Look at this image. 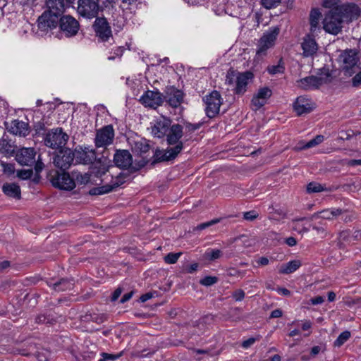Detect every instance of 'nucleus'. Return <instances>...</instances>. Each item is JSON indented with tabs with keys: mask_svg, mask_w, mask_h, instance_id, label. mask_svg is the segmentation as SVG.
Masks as SVG:
<instances>
[{
	"mask_svg": "<svg viewBox=\"0 0 361 361\" xmlns=\"http://www.w3.org/2000/svg\"><path fill=\"white\" fill-rule=\"evenodd\" d=\"M269 260L266 257H262L257 260V263L259 266H266L269 264Z\"/></svg>",
	"mask_w": 361,
	"mask_h": 361,
	"instance_id": "55",
	"label": "nucleus"
},
{
	"mask_svg": "<svg viewBox=\"0 0 361 361\" xmlns=\"http://www.w3.org/2000/svg\"><path fill=\"white\" fill-rule=\"evenodd\" d=\"M339 0H324L323 1V6L325 8L331 9H336L337 8H340L341 6H338Z\"/></svg>",
	"mask_w": 361,
	"mask_h": 361,
	"instance_id": "43",
	"label": "nucleus"
},
{
	"mask_svg": "<svg viewBox=\"0 0 361 361\" xmlns=\"http://www.w3.org/2000/svg\"><path fill=\"white\" fill-rule=\"evenodd\" d=\"M100 6L98 0H78L77 11L84 18L92 19L98 16Z\"/></svg>",
	"mask_w": 361,
	"mask_h": 361,
	"instance_id": "6",
	"label": "nucleus"
},
{
	"mask_svg": "<svg viewBox=\"0 0 361 361\" xmlns=\"http://www.w3.org/2000/svg\"><path fill=\"white\" fill-rule=\"evenodd\" d=\"M301 48L302 49V56L304 57L313 56L317 52L319 49L318 44L314 38L307 35L303 38L301 43Z\"/></svg>",
	"mask_w": 361,
	"mask_h": 361,
	"instance_id": "23",
	"label": "nucleus"
},
{
	"mask_svg": "<svg viewBox=\"0 0 361 361\" xmlns=\"http://www.w3.org/2000/svg\"><path fill=\"white\" fill-rule=\"evenodd\" d=\"M171 125V119L161 116L151 123V133L154 137L164 138Z\"/></svg>",
	"mask_w": 361,
	"mask_h": 361,
	"instance_id": "12",
	"label": "nucleus"
},
{
	"mask_svg": "<svg viewBox=\"0 0 361 361\" xmlns=\"http://www.w3.org/2000/svg\"><path fill=\"white\" fill-rule=\"evenodd\" d=\"M343 23V19L338 12V9H331L325 14L323 20V28L326 32L337 35L341 31Z\"/></svg>",
	"mask_w": 361,
	"mask_h": 361,
	"instance_id": "3",
	"label": "nucleus"
},
{
	"mask_svg": "<svg viewBox=\"0 0 361 361\" xmlns=\"http://www.w3.org/2000/svg\"><path fill=\"white\" fill-rule=\"evenodd\" d=\"M314 108L312 101L305 96L298 97L293 104V109L298 116L308 114Z\"/></svg>",
	"mask_w": 361,
	"mask_h": 361,
	"instance_id": "20",
	"label": "nucleus"
},
{
	"mask_svg": "<svg viewBox=\"0 0 361 361\" xmlns=\"http://www.w3.org/2000/svg\"><path fill=\"white\" fill-rule=\"evenodd\" d=\"M321 16V13L318 8L312 9L310 14V32L312 33H315L319 30V23Z\"/></svg>",
	"mask_w": 361,
	"mask_h": 361,
	"instance_id": "30",
	"label": "nucleus"
},
{
	"mask_svg": "<svg viewBox=\"0 0 361 361\" xmlns=\"http://www.w3.org/2000/svg\"><path fill=\"white\" fill-rule=\"evenodd\" d=\"M181 255V252H170L164 257V261L169 264H175L178 260Z\"/></svg>",
	"mask_w": 361,
	"mask_h": 361,
	"instance_id": "40",
	"label": "nucleus"
},
{
	"mask_svg": "<svg viewBox=\"0 0 361 361\" xmlns=\"http://www.w3.org/2000/svg\"><path fill=\"white\" fill-rule=\"evenodd\" d=\"M123 355V351H121V352H120L119 353H117V354H109V353H102L101 354L102 357H104L105 359H106V360H112V361H115V360H118Z\"/></svg>",
	"mask_w": 361,
	"mask_h": 361,
	"instance_id": "47",
	"label": "nucleus"
},
{
	"mask_svg": "<svg viewBox=\"0 0 361 361\" xmlns=\"http://www.w3.org/2000/svg\"><path fill=\"white\" fill-rule=\"evenodd\" d=\"M280 2L281 0H261L262 5L267 9L276 7Z\"/></svg>",
	"mask_w": 361,
	"mask_h": 361,
	"instance_id": "42",
	"label": "nucleus"
},
{
	"mask_svg": "<svg viewBox=\"0 0 361 361\" xmlns=\"http://www.w3.org/2000/svg\"><path fill=\"white\" fill-rule=\"evenodd\" d=\"M279 33V29L275 27L272 30L264 34L258 42V49L256 52L257 57H263L267 54V50L274 45Z\"/></svg>",
	"mask_w": 361,
	"mask_h": 361,
	"instance_id": "7",
	"label": "nucleus"
},
{
	"mask_svg": "<svg viewBox=\"0 0 361 361\" xmlns=\"http://www.w3.org/2000/svg\"><path fill=\"white\" fill-rule=\"evenodd\" d=\"M277 292L279 294L285 295V296L290 295V291L289 290H288L287 288H279L277 289Z\"/></svg>",
	"mask_w": 361,
	"mask_h": 361,
	"instance_id": "61",
	"label": "nucleus"
},
{
	"mask_svg": "<svg viewBox=\"0 0 361 361\" xmlns=\"http://www.w3.org/2000/svg\"><path fill=\"white\" fill-rule=\"evenodd\" d=\"M165 93L166 95L164 98L170 106L178 107L181 104L183 99V94L180 90L174 87H169L166 88Z\"/></svg>",
	"mask_w": 361,
	"mask_h": 361,
	"instance_id": "24",
	"label": "nucleus"
},
{
	"mask_svg": "<svg viewBox=\"0 0 361 361\" xmlns=\"http://www.w3.org/2000/svg\"><path fill=\"white\" fill-rule=\"evenodd\" d=\"M3 192L8 197L20 198V188L16 183H6L2 187Z\"/></svg>",
	"mask_w": 361,
	"mask_h": 361,
	"instance_id": "29",
	"label": "nucleus"
},
{
	"mask_svg": "<svg viewBox=\"0 0 361 361\" xmlns=\"http://www.w3.org/2000/svg\"><path fill=\"white\" fill-rule=\"evenodd\" d=\"M284 69H285V68L283 66V63L281 59L278 62V64L269 66L267 67V71L271 75H275L277 73H283L284 71Z\"/></svg>",
	"mask_w": 361,
	"mask_h": 361,
	"instance_id": "37",
	"label": "nucleus"
},
{
	"mask_svg": "<svg viewBox=\"0 0 361 361\" xmlns=\"http://www.w3.org/2000/svg\"><path fill=\"white\" fill-rule=\"evenodd\" d=\"M324 140V137L322 135H317L314 138L312 139L309 142H307L305 145L300 147V149H309L314 147L320 143H322Z\"/></svg>",
	"mask_w": 361,
	"mask_h": 361,
	"instance_id": "35",
	"label": "nucleus"
},
{
	"mask_svg": "<svg viewBox=\"0 0 361 361\" xmlns=\"http://www.w3.org/2000/svg\"><path fill=\"white\" fill-rule=\"evenodd\" d=\"M217 281V277L209 276L202 279L200 281V283L204 286H210L215 284Z\"/></svg>",
	"mask_w": 361,
	"mask_h": 361,
	"instance_id": "41",
	"label": "nucleus"
},
{
	"mask_svg": "<svg viewBox=\"0 0 361 361\" xmlns=\"http://www.w3.org/2000/svg\"><path fill=\"white\" fill-rule=\"evenodd\" d=\"M324 298L320 295L314 297L310 300L311 303L314 305L322 304V302H324Z\"/></svg>",
	"mask_w": 361,
	"mask_h": 361,
	"instance_id": "51",
	"label": "nucleus"
},
{
	"mask_svg": "<svg viewBox=\"0 0 361 361\" xmlns=\"http://www.w3.org/2000/svg\"><path fill=\"white\" fill-rule=\"evenodd\" d=\"M11 145L4 139L0 140V152L6 154L10 151Z\"/></svg>",
	"mask_w": 361,
	"mask_h": 361,
	"instance_id": "48",
	"label": "nucleus"
},
{
	"mask_svg": "<svg viewBox=\"0 0 361 361\" xmlns=\"http://www.w3.org/2000/svg\"><path fill=\"white\" fill-rule=\"evenodd\" d=\"M68 136L62 128H57L49 131L44 137L46 146L52 149H59L66 145Z\"/></svg>",
	"mask_w": 361,
	"mask_h": 361,
	"instance_id": "4",
	"label": "nucleus"
},
{
	"mask_svg": "<svg viewBox=\"0 0 361 361\" xmlns=\"http://www.w3.org/2000/svg\"><path fill=\"white\" fill-rule=\"evenodd\" d=\"M112 191V188L109 185H105L101 187L93 188L89 191L91 195H99L109 193Z\"/></svg>",
	"mask_w": 361,
	"mask_h": 361,
	"instance_id": "34",
	"label": "nucleus"
},
{
	"mask_svg": "<svg viewBox=\"0 0 361 361\" xmlns=\"http://www.w3.org/2000/svg\"><path fill=\"white\" fill-rule=\"evenodd\" d=\"M327 190L326 188L316 182H311L307 185V191L309 193L320 192Z\"/></svg>",
	"mask_w": 361,
	"mask_h": 361,
	"instance_id": "33",
	"label": "nucleus"
},
{
	"mask_svg": "<svg viewBox=\"0 0 361 361\" xmlns=\"http://www.w3.org/2000/svg\"><path fill=\"white\" fill-rule=\"evenodd\" d=\"M200 126L198 124H191V123H188L186 125V128L188 130V131L190 132H194L196 130H197L199 128Z\"/></svg>",
	"mask_w": 361,
	"mask_h": 361,
	"instance_id": "62",
	"label": "nucleus"
},
{
	"mask_svg": "<svg viewBox=\"0 0 361 361\" xmlns=\"http://www.w3.org/2000/svg\"><path fill=\"white\" fill-rule=\"evenodd\" d=\"M74 157L76 163L87 164L92 163L96 159L94 149L90 147H78L74 152Z\"/></svg>",
	"mask_w": 361,
	"mask_h": 361,
	"instance_id": "15",
	"label": "nucleus"
},
{
	"mask_svg": "<svg viewBox=\"0 0 361 361\" xmlns=\"http://www.w3.org/2000/svg\"><path fill=\"white\" fill-rule=\"evenodd\" d=\"M51 183L55 188L64 190H72L75 188V183L68 173L56 171L51 176Z\"/></svg>",
	"mask_w": 361,
	"mask_h": 361,
	"instance_id": "11",
	"label": "nucleus"
},
{
	"mask_svg": "<svg viewBox=\"0 0 361 361\" xmlns=\"http://www.w3.org/2000/svg\"><path fill=\"white\" fill-rule=\"evenodd\" d=\"M258 216L259 214L255 210H251L243 213V219L249 221L255 220L258 218Z\"/></svg>",
	"mask_w": 361,
	"mask_h": 361,
	"instance_id": "44",
	"label": "nucleus"
},
{
	"mask_svg": "<svg viewBox=\"0 0 361 361\" xmlns=\"http://www.w3.org/2000/svg\"><path fill=\"white\" fill-rule=\"evenodd\" d=\"M114 130L112 126H104L97 132L95 145L97 147H103L112 143Z\"/></svg>",
	"mask_w": 361,
	"mask_h": 361,
	"instance_id": "14",
	"label": "nucleus"
},
{
	"mask_svg": "<svg viewBox=\"0 0 361 361\" xmlns=\"http://www.w3.org/2000/svg\"><path fill=\"white\" fill-rule=\"evenodd\" d=\"M133 295V291L124 294L123 295L122 298L121 299V301H120L121 303H124V302L128 301L132 298Z\"/></svg>",
	"mask_w": 361,
	"mask_h": 361,
	"instance_id": "58",
	"label": "nucleus"
},
{
	"mask_svg": "<svg viewBox=\"0 0 361 361\" xmlns=\"http://www.w3.org/2000/svg\"><path fill=\"white\" fill-rule=\"evenodd\" d=\"M60 17L47 11H44L37 19V27L42 32L55 29L59 24Z\"/></svg>",
	"mask_w": 361,
	"mask_h": 361,
	"instance_id": "10",
	"label": "nucleus"
},
{
	"mask_svg": "<svg viewBox=\"0 0 361 361\" xmlns=\"http://www.w3.org/2000/svg\"><path fill=\"white\" fill-rule=\"evenodd\" d=\"M115 165L121 169H127L133 164V157L126 149L116 150L114 156Z\"/></svg>",
	"mask_w": 361,
	"mask_h": 361,
	"instance_id": "22",
	"label": "nucleus"
},
{
	"mask_svg": "<svg viewBox=\"0 0 361 361\" xmlns=\"http://www.w3.org/2000/svg\"><path fill=\"white\" fill-rule=\"evenodd\" d=\"M339 61L341 63L342 68L345 73L348 75H351L353 73V71H351L352 68H354L358 62L357 54L352 49L345 50L340 54Z\"/></svg>",
	"mask_w": 361,
	"mask_h": 361,
	"instance_id": "13",
	"label": "nucleus"
},
{
	"mask_svg": "<svg viewBox=\"0 0 361 361\" xmlns=\"http://www.w3.org/2000/svg\"><path fill=\"white\" fill-rule=\"evenodd\" d=\"M197 267H198V264L197 263H193V264H190V266L187 267L185 269V271L187 273L192 274V273L195 272L197 269Z\"/></svg>",
	"mask_w": 361,
	"mask_h": 361,
	"instance_id": "54",
	"label": "nucleus"
},
{
	"mask_svg": "<svg viewBox=\"0 0 361 361\" xmlns=\"http://www.w3.org/2000/svg\"><path fill=\"white\" fill-rule=\"evenodd\" d=\"M35 151L32 147L21 148L16 155V161L21 165L30 166L35 161Z\"/></svg>",
	"mask_w": 361,
	"mask_h": 361,
	"instance_id": "21",
	"label": "nucleus"
},
{
	"mask_svg": "<svg viewBox=\"0 0 361 361\" xmlns=\"http://www.w3.org/2000/svg\"><path fill=\"white\" fill-rule=\"evenodd\" d=\"M74 154L70 149L61 151L54 157V164L56 167L65 171L68 169L74 160Z\"/></svg>",
	"mask_w": 361,
	"mask_h": 361,
	"instance_id": "17",
	"label": "nucleus"
},
{
	"mask_svg": "<svg viewBox=\"0 0 361 361\" xmlns=\"http://www.w3.org/2000/svg\"><path fill=\"white\" fill-rule=\"evenodd\" d=\"M76 180L80 184H86L90 181V175L87 173L78 174L76 176Z\"/></svg>",
	"mask_w": 361,
	"mask_h": 361,
	"instance_id": "50",
	"label": "nucleus"
},
{
	"mask_svg": "<svg viewBox=\"0 0 361 361\" xmlns=\"http://www.w3.org/2000/svg\"><path fill=\"white\" fill-rule=\"evenodd\" d=\"M18 177L21 179L26 180L31 178L32 176V170L31 169H23L18 171L17 173Z\"/></svg>",
	"mask_w": 361,
	"mask_h": 361,
	"instance_id": "45",
	"label": "nucleus"
},
{
	"mask_svg": "<svg viewBox=\"0 0 361 361\" xmlns=\"http://www.w3.org/2000/svg\"><path fill=\"white\" fill-rule=\"evenodd\" d=\"M272 94L271 90L268 87H260L254 94L251 100L252 109L257 111L267 102Z\"/></svg>",
	"mask_w": 361,
	"mask_h": 361,
	"instance_id": "16",
	"label": "nucleus"
},
{
	"mask_svg": "<svg viewBox=\"0 0 361 361\" xmlns=\"http://www.w3.org/2000/svg\"><path fill=\"white\" fill-rule=\"evenodd\" d=\"M203 101L206 104V114L209 118L215 117L220 110V106L222 104V98L220 93L214 90L209 94L206 95Z\"/></svg>",
	"mask_w": 361,
	"mask_h": 361,
	"instance_id": "5",
	"label": "nucleus"
},
{
	"mask_svg": "<svg viewBox=\"0 0 361 361\" xmlns=\"http://www.w3.org/2000/svg\"><path fill=\"white\" fill-rule=\"evenodd\" d=\"M353 83L354 86L361 84V71L354 76Z\"/></svg>",
	"mask_w": 361,
	"mask_h": 361,
	"instance_id": "57",
	"label": "nucleus"
},
{
	"mask_svg": "<svg viewBox=\"0 0 361 361\" xmlns=\"http://www.w3.org/2000/svg\"><path fill=\"white\" fill-rule=\"evenodd\" d=\"M183 136V128L178 123L171 124L169 128L166 137L169 147L166 149H157L154 159L157 161H167L174 159L183 149V142L181 138Z\"/></svg>",
	"mask_w": 361,
	"mask_h": 361,
	"instance_id": "1",
	"label": "nucleus"
},
{
	"mask_svg": "<svg viewBox=\"0 0 361 361\" xmlns=\"http://www.w3.org/2000/svg\"><path fill=\"white\" fill-rule=\"evenodd\" d=\"M254 75L250 71L238 73L236 76L233 74H228L226 79V83L232 85L235 82V86L233 92L236 94L242 95L247 91V87L252 82Z\"/></svg>",
	"mask_w": 361,
	"mask_h": 361,
	"instance_id": "2",
	"label": "nucleus"
},
{
	"mask_svg": "<svg viewBox=\"0 0 361 361\" xmlns=\"http://www.w3.org/2000/svg\"><path fill=\"white\" fill-rule=\"evenodd\" d=\"M140 101L145 106L155 109L161 105L164 97L158 91L148 90L140 97Z\"/></svg>",
	"mask_w": 361,
	"mask_h": 361,
	"instance_id": "19",
	"label": "nucleus"
},
{
	"mask_svg": "<svg viewBox=\"0 0 361 361\" xmlns=\"http://www.w3.org/2000/svg\"><path fill=\"white\" fill-rule=\"evenodd\" d=\"M298 85L303 90L317 89L322 84V80L316 76H309L298 80Z\"/></svg>",
	"mask_w": 361,
	"mask_h": 361,
	"instance_id": "26",
	"label": "nucleus"
},
{
	"mask_svg": "<svg viewBox=\"0 0 361 361\" xmlns=\"http://www.w3.org/2000/svg\"><path fill=\"white\" fill-rule=\"evenodd\" d=\"M124 182H125L124 177H123L121 176H117L116 177V179L113 180L111 181V184H108V185H109V186H111L112 188V190H114L116 188H118V187L121 186V185H123L124 183Z\"/></svg>",
	"mask_w": 361,
	"mask_h": 361,
	"instance_id": "46",
	"label": "nucleus"
},
{
	"mask_svg": "<svg viewBox=\"0 0 361 361\" xmlns=\"http://www.w3.org/2000/svg\"><path fill=\"white\" fill-rule=\"evenodd\" d=\"M350 336L351 334L349 331H343L334 341V346L341 347L350 338Z\"/></svg>",
	"mask_w": 361,
	"mask_h": 361,
	"instance_id": "36",
	"label": "nucleus"
},
{
	"mask_svg": "<svg viewBox=\"0 0 361 361\" xmlns=\"http://www.w3.org/2000/svg\"><path fill=\"white\" fill-rule=\"evenodd\" d=\"M152 297H153L152 293H147L142 295L140 299L141 302H146L147 300L151 299Z\"/></svg>",
	"mask_w": 361,
	"mask_h": 361,
	"instance_id": "63",
	"label": "nucleus"
},
{
	"mask_svg": "<svg viewBox=\"0 0 361 361\" xmlns=\"http://www.w3.org/2000/svg\"><path fill=\"white\" fill-rule=\"evenodd\" d=\"M286 243L289 246H294L296 245L297 241L295 238L293 237H289L286 240Z\"/></svg>",
	"mask_w": 361,
	"mask_h": 361,
	"instance_id": "64",
	"label": "nucleus"
},
{
	"mask_svg": "<svg viewBox=\"0 0 361 361\" xmlns=\"http://www.w3.org/2000/svg\"><path fill=\"white\" fill-rule=\"evenodd\" d=\"M256 339L254 338H248L247 340L246 341H244L242 343V346L244 348H249L250 346H251L252 344L255 343Z\"/></svg>",
	"mask_w": 361,
	"mask_h": 361,
	"instance_id": "52",
	"label": "nucleus"
},
{
	"mask_svg": "<svg viewBox=\"0 0 361 361\" xmlns=\"http://www.w3.org/2000/svg\"><path fill=\"white\" fill-rule=\"evenodd\" d=\"M300 266L301 262L299 260H292L283 264L280 268L279 273L288 274L295 271Z\"/></svg>",
	"mask_w": 361,
	"mask_h": 361,
	"instance_id": "31",
	"label": "nucleus"
},
{
	"mask_svg": "<svg viewBox=\"0 0 361 361\" xmlns=\"http://www.w3.org/2000/svg\"><path fill=\"white\" fill-rule=\"evenodd\" d=\"M216 222V221H211L209 222L201 224L196 227V229L200 230V231L203 230V229L209 227V226L215 224Z\"/></svg>",
	"mask_w": 361,
	"mask_h": 361,
	"instance_id": "53",
	"label": "nucleus"
},
{
	"mask_svg": "<svg viewBox=\"0 0 361 361\" xmlns=\"http://www.w3.org/2000/svg\"><path fill=\"white\" fill-rule=\"evenodd\" d=\"M8 129L11 133L23 137L27 135L30 132L28 124L19 120L13 121Z\"/></svg>",
	"mask_w": 361,
	"mask_h": 361,
	"instance_id": "25",
	"label": "nucleus"
},
{
	"mask_svg": "<svg viewBox=\"0 0 361 361\" xmlns=\"http://www.w3.org/2000/svg\"><path fill=\"white\" fill-rule=\"evenodd\" d=\"M347 165L350 166H355L361 165V159H351L347 162Z\"/></svg>",
	"mask_w": 361,
	"mask_h": 361,
	"instance_id": "60",
	"label": "nucleus"
},
{
	"mask_svg": "<svg viewBox=\"0 0 361 361\" xmlns=\"http://www.w3.org/2000/svg\"><path fill=\"white\" fill-rule=\"evenodd\" d=\"M245 293L242 289H238L232 294L233 298L235 301H242L245 298Z\"/></svg>",
	"mask_w": 361,
	"mask_h": 361,
	"instance_id": "49",
	"label": "nucleus"
},
{
	"mask_svg": "<svg viewBox=\"0 0 361 361\" xmlns=\"http://www.w3.org/2000/svg\"><path fill=\"white\" fill-rule=\"evenodd\" d=\"M221 256V251L218 249H209L204 253V257L210 261L219 259Z\"/></svg>",
	"mask_w": 361,
	"mask_h": 361,
	"instance_id": "38",
	"label": "nucleus"
},
{
	"mask_svg": "<svg viewBox=\"0 0 361 361\" xmlns=\"http://www.w3.org/2000/svg\"><path fill=\"white\" fill-rule=\"evenodd\" d=\"M58 25H59L61 31L67 37L76 35L80 28L78 21L69 15L60 17Z\"/></svg>",
	"mask_w": 361,
	"mask_h": 361,
	"instance_id": "9",
	"label": "nucleus"
},
{
	"mask_svg": "<svg viewBox=\"0 0 361 361\" xmlns=\"http://www.w3.org/2000/svg\"><path fill=\"white\" fill-rule=\"evenodd\" d=\"M121 293H122V290L120 288H117L112 294L111 300L116 301L119 298Z\"/></svg>",
	"mask_w": 361,
	"mask_h": 361,
	"instance_id": "59",
	"label": "nucleus"
},
{
	"mask_svg": "<svg viewBox=\"0 0 361 361\" xmlns=\"http://www.w3.org/2000/svg\"><path fill=\"white\" fill-rule=\"evenodd\" d=\"M342 214V210L341 209L337 208H331V209H326L324 210H322L320 212L314 213L311 217L310 219H323L326 220H332L334 218L337 217L338 216L341 215Z\"/></svg>",
	"mask_w": 361,
	"mask_h": 361,
	"instance_id": "27",
	"label": "nucleus"
},
{
	"mask_svg": "<svg viewBox=\"0 0 361 361\" xmlns=\"http://www.w3.org/2000/svg\"><path fill=\"white\" fill-rule=\"evenodd\" d=\"M344 22H351L357 19L360 15V8L355 4H344L337 8Z\"/></svg>",
	"mask_w": 361,
	"mask_h": 361,
	"instance_id": "18",
	"label": "nucleus"
},
{
	"mask_svg": "<svg viewBox=\"0 0 361 361\" xmlns=\"http://www.w3.org/2000/svg\"><path fill=\"white\" fill-rule=\"evenodd\" d=\"M283 312L280 309H276L273 310L271 312L270 317L271 318H279L282 316Z\"/></svg>",
	"mask_w": 361,
	"mask_h": 361,
	"instance_id": "56",
	"label": "nucleus"
},
{
	"mask_svg": "<svg viewBox=\"0 0 361 361\" xmlns=\"http://www.w3.org/2000/svg\"><path fill=\"white\" fill-rule=\"evenodd\" d=\"M46 11L61 17L65 11L64 0H46Z\"/></svg>",
	"mask_w": 361,
	"mask_h": 361,
	"instance_id": "28",
	"label": "nucleus"
},
{
	"mask_svg": "<svg viewBox=\"0 0 361 361\" xmlns=\"http://www.w3.org/2000/svg\"><path fill=\"white\" fill-rule=\"evenodd\" d=\"M135 148L140 153H146L149 149V145L145 140L137 141L135 143Z\"/></svg>",
	"mask_w": 361,
	"mask_h": 361,
	"instance_id": "39",
	"label": "nucleus"
},
{
	"mask_svg": "<svg viewBox=\"0 0 361 361\" xmlns=\"http://www.w3.org/2000/svg\"><path fill=\"white\" fill-rule=\"evenodd\" d=\"M93 29L100 42H108L113 37L111 27L105 18H96Z\"/></svg>",
	"mask_w": 361,
	"mask_h": 361,
	"instance_id": "8",
	"label": "nucleus"
},
{
	"mask_svg": "<svg viewBox=\"0 0 361 361\" xmlns=\"http://www.w3.org/2000/svg\"><path fill=\"white\" fill-rule=\"evenodd\" d=\"M73 286V281L67 279H62L59 282L54 283L53 284V288L56 291H65L67 290H71L72 289Z\"/></svg>",
	"mask_w": 361,
	"mask_h": 361,
	"instance_id": "32",
	"label": "nucleus"
}]
</instances>
